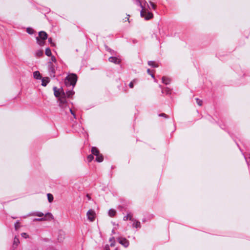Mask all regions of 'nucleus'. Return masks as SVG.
Instances as JSON below:
<instances>
[{
    "label": "nucleus",
    "mask_w": 250,
    "mask_h": 250,
    "mask_svg": "<svg viewBox=\"0 0 250 250\" xmlns=\"http://www.w3.org/2000/svg\"><path fill=\"white\" fill-rule=\"evenodd\" d=\"M33 76L34 78L36 79H41V76L40 72L38 71H35L33 73Z\"/></svg>",
    "instance_id": "19"
},
{
    "label": "nucleus",
    "mask_w": 250,
    "mask_h": 250,
    "mask_svg": "<svg viewBox=\"0 0 250 250\" xmlns=\"http://www.w3.org/2000/svg\"><path fill=\"white\" fill-rule=\"evenodd\" d=\"M114 250H117V248H116Z\"/></svg>",
    "instance_id": "44"
},
{
    "label": "nucleus",
    "mask_w": 250,
    "mask_h": 250,
    "mask_svg": "<svg viewBox=\"0 0 250 250\" xmlns=\"http://www.w3.org/2000/svg\"><path fill=\"white\" fill-rule=\"evenodd\" d=\"M195 100L196 101V103L197 104L199 105V106H202V104H203V101L202 100L198 99V98H196L195 99Z\"/></svg>",
    "instance_id": "25"
},
{
    "label": "nucleus",
    "mask_w": 250,
    "mask_h": 250,
    "mask_svg": "<svg viewBox=\"0 0 250 250\" xmlns=\"http://www.w3.org/2000/svg\"><path fill=\"white\" fill-rule=\"evenodd\" d=\"M28 33L29 34H32L34 32V30L32 28H28L26 30Z\"/></svg>",
    "instance_id": "30"
},
{
    "label": "nucleus",
    "mask_w": 250,
    "mask_h": 250,
    "mask_svg": "<svg viewBox=\"0 0 250 250\" xmlns=\"http://www.w3.org/2000/svg\"><path fill=\"white\" fill-rule=\"evenodd\" d=\"M51 60L53 61V62H56V58H55V57L54 56H52L51 57Z\"/></svg>",
    "instance_id": "38"
},
{
    "label": "nucleus",
    "mask_w": 250,
    "mask_h": 250,
    "mask_svg": "<svg viewBox=\"0 0 250 250\" xmlns=\"http://www.w3.org/2000/svg\"><path fill=\"white\" fill-rule=\"evenodd\" d=\"M123 219L125 221H126L127 220L133 221V219L132 218V215L130 213H128L126 216H124Z\"/></svg>",
    "instance_id": "18"
},
{
    "label": "nucleus",
    "mask_w": 250,
    "mask_h": 250,
    "mask_svg": "<svg viewBox=\"0 0 250 250\" xmlns=\"http://www.w3.org/2000/svg\"><path fill=\"white\" fill-rule=\"evenodd\" d=\"M64 232H63L62 231H60L59 235L58 236V239L60 242H62L64 240Z\"/></svg>",
    "instance_id": "14"
},
{
    "label": "nucleus",
    "mask_w": 250,
    "mask_h": 250,
    "mask_svg": "<svg viewBox=\"0 0 250 250\" xmlns=\"http://www.w3.org/2000/svg\"><path fill=\"white\" fill-rule=\"evenodd\" d=\"M53 219V215L51 213H47L44 215V217L42 218H35L34 219V221H46L49 219Z\"/></svg>",
    "instance_id": "7"
},
{
    "label": "nucleus",
    "mask_w": 250,
    "mask_h": 250,
    "mask_svg": "<svg viewBox=\"0 0 250 250\" xmlns=\"http://www.w3.org/2000/svg\"><path fill=\"white\" fill-rule=\"evenodd\" d=\"M109 242H110V245H106L105 246L104 250H110V247H115V241L114 238L113 237H112V238H110L109 239Z\"/></svg>",
    "instance_id": "9"
},
{
    "label": "nucleus",
    "mask_w": 250,
    "mask_h": 250,
    "mask_svg": "<svg viewBox=\"0 0 250 250\" xmlns=\"http://www.w3.org/2000/svg\"><path fill=\"white\" fill-rule=\"evenodd\" d=\"M77 81V76L75 74H71L66 77L65 83L66 85L74 86Z\"/></svg>",
    "instance_id": "2"
},
{
    "label": "nucleus",
    "mask_w": 250,
    "mask_h": 250,
    "mask_svg": "<svg viewBox=\"0 0 250 250\" xmlns=\"http://www.w3.org/2000/svg\"><path fill=\"white\" fill-rule=\"evenodd\" d=\"M34 215L37 216H39V217L44 216L43 213H42V212H37V213H35L34 214Z\"/></svg>",
    "instance_id": "32"
},
{
    "label": "nucleus",
    "mask_w": 250,
    "mask_h": 250,
    "mask_svg": "<svg viewBox=\"0 0 250 250\" xmlns=\"http://www.w3.org/2000/svg\"><path fill=\"white\" fill-rule=\"evenodd\" d=\"M48 41L50 42L52 46H55V43L52 42V40L51 38L48 39Z\"/></svg>",
    "instance_id": "36"
},
{
    "label": "nucleus",
    "mask_w": 250,
    "mask_h": 250,
    "mask_svg": "<svg viewBox=\"0 0 250 250\" xmlns=\"http://www.w3.org/2000/svg\"><path fill=\"white\" fill-rule=\"evenodd\" d=\"M86 216L90 222H93L95 220L96 214L95 211L93 209H89L86 213Z\"/></svg>",
    "instance_id": "5"
},
{
    "label": "nucleus",
    "mask_w": 250,
    "mask_h": 250,
    "mask_svg": "<svg viewBox=\"0 0 250 250\" xmlns=\"http://www.w3.org/2000/svg\"><path fill=\"white\" fill-rule=\"evenodd\" d=\"M94 159L93 155L90 154L87 156V160L89 162H91Z\"/></svg>",
    "instance_id": "26"
},
{
    "label": "nucleus",
    "mask_w": 250,
    "mask_h": 250,
    "mask_svg": "<svg viewBox=\"0 0 250 250\" xmlns=\"http://www.w3.org/2000/svg\"><path fill=\"white\" fill-rule=\"evenodd\" d=\"M96 161L99 163L102 162L104 160V157L102 154L96 156Z\"/></svg>",
    "instance_id": "16"
},
{
    "label": "nucleus",
    "mask_w": 250,
    "mask_h": 250,
    "mask_svg": "<svg viewBox=\"0 0 250 250\" xmlns=\"http://www.w3.org/2000/svg\"><path fill=\"white\" fill-rule=\"evenodd\" d=\"M163 92H165L167 94H169L170 93V90L168 88H166Z\"/></svg>",
    "instance_id": "33"
},
{
    "label": "nucleus",
    "mask_w": 250,
    "mask_h": 250,
    "mask_svg": "<svg viewBox=\"0 0 250 250\" xmlns=\"http://www.w3.org/2000/svg\"><path fill=\"white\" fill-rule=\"evenodd\" d=\"M86 197H87V198H88V199L89 200H90L91 199V197H90V196L88 194H87L86 195Z\"/></svg>",
    "instance_id": "39"
},
{
    "label": "nucleus",
    "mask_w": 250,
    "mask_h": 250,
    "mask_svg": "<svg viewBox=\"0 0 250 250\" xmlns=\"http://www.w3.org/2000/svg\"><path fill=\"white\" fill-rule=\"evenodd\" d=\"M20 228V223L19 222H17L15 224V228L16 230H17Z\"/></svg>",
    "instance_id": "29"
},
{
    "label": "nucleus",
    "mask_w": 250,
    "mask_h": 250,
    "mask_svg": "<svg viewBox=\"0 0 250 250\" xmlns=\"http://www.w3.org/2000/svg\"><path fill=\"white\" fill-rule=\"evenodd\" d=\"M141 7H142V10L141 11V16L142 17H144L146 20H148L153 18V14L151 12H147L146 8L143 5L142 3L140 0H137Z\"/></svg>",
    "instance_id": "1"
},
{
    "label": "nucleus",
    "mask_w": 250,
    "mask_h": 250,
    "mask_svg": "<svg viewBox=\"0 0 250 250\" xmlns=\"http://www.w3.org/2000/svg\"><path fill=\"white\" fill-rule=\"evenodd\" d=\"M45 54L47 56H50L52 55L51 50L49 48H47L45 49Z\"/></svg>",
    "instance_id": "24"
},
{
    "label": "nucleus",
    "mask_w": 250,
    "mask_h": 250,
    "mask_svg": "<svg viewBox=\"0 0 250 250\" xmlns=\"http://www.w3.org/2000/svg\"><path fill=\"white\" fill-rule=\"evenodd\" d=\"M129 17H130L129 15L126 14V16L124 19V18L122 19L123 22H125L127 21H129Z\"/></svg>",
    "instance_id": "31"
},
{
    "label": "nucleus",
    "mask_w": 250,
    "mask_h": 250,
    "mask_svg": "<svg viewBox=\"0 0 250 250\" xmlns=\"http://www.w3.org/2000/svg\"><path fill=\"white\" fill-rule=\"evenodd\" d=\"M69 110H70L71 113L72 114H73V115H74V113L73 111L72 110V109H69Z\"/></svg>",
    "instance_id": "40"
},
{
    "label": "nucleus",
    "mask_w": 250,
    "mask_h": 250,
    "mask_svg": "<svg viewBox=\"0 0 250 250\" xmlns=\"http://www.w3.org/2000/svg\"><path fill=\"white\" fill-rule=\"evenodd\" d=\"M42 54H43V51H42V50H38L36 53V55L38 57L42 56Z\"/></svg>",
    "instance_id": "28"
},
{
    "label": "nucleus",
    "mask_w": 250,
    "mask_h": 250,
    "mask_svg": "<svg viewBox=\"0 0 250 250\" xmlns=\"http://www.w3.org/2000/svg\"><path fill=\"white\" fill-rule=\"evenodd\" d=\"M148 64L154 67H157L158 66V64H157L155 62L153 61H149L148 62Z\"/></svg>",
    "instance_id": "23"
},
{
    "label": "nucleus",
    "mask_w": 250,
    "mask_h": 250,
    "mask_svg": "<svg viewBox=\"0 0 250 250\" xmlns=\"http://www.w3.org/2000/svg\"><path fill=\"white\" fill-rule=\"evenodd\" d=\"M108 215L111 217H113L116 215V211L114 209H110L108 211Z\"/></svg>",
    "instance_id": "17"
},
{
    "label": "nucleus",
    "mask_w": 250,
    "mask_h": 250,
    "mask_svg": "<svg viewBox=\"0 0 250 250\" xmlns=\"http://www.w3.org/2000/svg\"><path fill=\"white\" fill-rule=\"evenodd\" d=\"M91 153L93 155L95 156L98 155L100 154L99 149L97 147L94 146H93L91 148Z\"/></svg>",
    "instance_id": "11"
},
{
    "label": "nucleus",
    "mask_w": 250,
    "mask_h": 250,
    "mask_svg": "<svg viewBox=\"0 0 250 250\" xmlns=\"http://www.w3.org/2000/svg\"><path fill=\"white\" fill-rule=\"evenodd\" d=\"M160 116H166V115L165 114H164V113H162V114H161L160 115Z\"/></svg>",
    "instance_id": "41"
},
{
    "label": "nucleus",
    "mask_w": 250,
    "mask_h": 250,
    "mask_svg": "<svg viewBox=\"0 0 250 250\" xmlns=\"http://www.w3.org/2000/svg\"><path fill=\"white\" fill-rule=\"evenodd\" d=\"M162 82L165 84H168L171 82V79L166 76H164L162 78Z\"/></svg>",
    "instance_id": "12"
},
{
    "label": "nucleus",
    "mask_w": 250,
    "mask_h": 250,
    "mask_svg": "<svg viewBox=\"0 0 250 250\" xmlns=\"http://www.w3.org/2000/svg\"><path fill=\"white\" fill-rule=\"evenodd\" d=\"M59 102V106L62 108H66L67 106V103L66 100L65 95L62 97H60L58 99Z\"/></svg>",
    "instance_id": "6"
},
{
    "label": "nucleus",
    "mask_w": 250,
    "mask_h": 250,
    "mask_svg": "<svg viewBox=\"0 0 250 250\" xmlns=\"http://www.w3.org/2000/svg\"><path fill=\"white\" fill-rule=\"evenodd\" d=\"M20 244V240L17 236H15L14 239L13 244V248L14 249H16L18 245Z\"/></svg>",
    "instance_id": "13"
},
{
    "label": "nucleus",
    "mask_w": 250,
    "mask_h": 250,
    "mask_svg": "<svg viewBox=\"0 0 250 250\" xmlns=\"http://www.w3.org/2000/svg\"><path fill=\"white\" fill-rule=\"evenodd\" d=\"M147 72L148 74H149V75H151V76H152L153 78H154V74H151V71H150V70L149 69H148L147 70Z\"/></svg>",
    "instance_id": "37"
},
{
    "label": "nucleus",
    "mask_w": 250,
    "mask_h": 250,
    "mask_svg": "<svg viewBox=\"0 0 250 250\" xmlns=\"http://www.w3.org/2000/svg\"><path fill=\"white\" fill-rule=\"evenodd\" d=\"M48 37L47 34L44 31H40L39 33V36L36 38L38 43L41 45L43 46L44 44L45 41Z\"/></svg>",
    "instance_id": "3"
},
{
    "label": "nucleus",
    "mask_w": 250,
    "mask_h": 250,
    "mask_svg": "<svg viewBox=\"0 0 250 250\" xmlns=\"http://www.w3.org/2000/svg\"><path fill=\"white\" fill-rule=\"evenodd\" d=\"M248 164L250 165V162H248Z\"/></svg>",
    "instance_id": "43"
},
{
    "label": "nucleus",
    "mask_w": 250,
    "mask_h": 250,
    "mask_svg": "<svg viewBox=\"0 0 250 250\" xmlns=\"http://www.w3.org/2000/svg\"><path fill=\"white\" fill-rule=\"evenodd\" d=\"M136 82V80L134 79L132 82H131L129 84V86L130 88H132L134 86V83Z\"/></svg>",
    "instance_id": "27"
},
{
    "label": "nucleus",
    "mask_w": 250,
    "mask_h": 250,
    "mask_svg": "<svg viewBox=\"0 0 250 250\" xmlns=\"http://www.w3.org/2000/svg\"><path fill=\"white\" fill-rule=\"evenodd\" d=\"M150 5H151V6H152V8H153V9H156V4H155V3H154L153 2H151V1H150Z\"/></svg>",
    "instance_id": "34"
},
{
    "label": "nucleus",
    "mask_w": 250,
    "mask_h": 250,
    "mask_svg": "<svg viewBox=\"0 0 250 250\" xmlns=\"http://www.w3.org/2000/svg\"><path fill=\"white\" fill-rule=\"evenodd\" d=\"M74 94V92L73 90H69L66 92L65 96L68 98H71Z\"/></svg>",
    "instance_id": "20"
},
{
    "label": "nucleus",
    "mask_w": 250,
    "mask_h": 250,
    "mask_svg": "<svg viewBox=\"0 0 250 250\" xmlns=\"http://www.w3.org/2000/svg\"><path fill=\"white\" fill-rule=\"evenodd\" d=\"M47 198H48V200L49 202L51 203L53 201V199H54L53 196L50 193H48L47 194Z\"/></svg>",
    "instance_id": "22"
},
{
    "label": "nucleus",
    "mask_w": 250,
    "mask_h": 250,
    "mask_svg": "<svg viewBox=\"0 0 250 250\" xmlns=\"http://www.w3.org/2000/svg\"><path fill=\"white\" fill-rule=\"evenodd\" d=\"M133 226L136 228H141L140 222L138 221L135 220V222L133 224Z\"/></svg>",
    "instance_id": "21"
},
{
    "label": "nucleus",
    "mask_w": 250,
    "mask_h": 250,
    "mask_svg": "<svg viewBox=\"0 0 250 250\" xmlns=\"http://www.w3.org/2000/svg\"><path fill=\"white\" fill-rule=\"evenodd\" d=\"M53 91L54 96L58 98L65 95V93L62 88L58 89L56 87H54Z\"/></svg>",
    "instance_id": "4"
},
{
    "label": "nucleus",
    "mask_w": 250,
    "mask_h": 250,
    "mask_svg": "<svg viewBox=\"0 0 250 250\" xmlns=\"http://www.w3.org/2000/svg\"><path fill=\"white\" fill-rule=\"evenodd\" d=\"M42 85L43 86H45L49 82V79L48 77H45L42 78Z\"/></svg>",
    "instance_id": "15"
},
{
    "label": "nucleus",
    "mask_w": 250,
    "mask_h": 250,
    "mask_svg": "<svg viewBox=\"0 0 250 250\" xmlns=\"http://www.w3.org/2000/svg\"><path fill=\"white\" fill-rule=\"evenodd\" d=\"M118 241L120 244L126 248L129 246V242L125 238L120 237L118 238Z\"/></svg>",
    "instance_id": "8"
},
{
    "label": "nucleus",
    "mask_w": 250,
    "mask_h": 250,
    "mask_svg": "<svg viewBox=\"0 0 250 250\" xmlns=\"http://www.w3.org/2000/svg\"><path fill=\"white\" fill-rule=\"evenodd\" d=\"M21 235L22 237H24L25 238L28 237V235L26 233H25V232L22 233L21 234Z\"/></svg>",
    "instance_id": "35"
},
{
    "label": "nucleus",
    "mask_w": 250,
    "mask_h": 250,
    "mask_svg": "<svg viewBox=\"0 0 250 250\" xmlns=\"http://www.w3.org/2000/svg\"><path fill=\"white\" fill-rule=\"evenodd\" d=\"M108 60L110 62H113L116 64H119L121 62V61L119 59L115 57H111L109 58Z\"/></svg>",
    "instance_id": "10"
},
{
    "label": "nucleus",
    "mask_w": 250,
    "mask_h": 250,
    "mask_svg": "<svg viewBox=\"0 0 250 250\" xmlns=\"http://www.w3.org/2000/svg\"><path fill=\"white\" fill-rule=\"evenodd\" d=\"M52 72H53V73H54V72H54V69H52Z\"/></svg>",
    "instance_id": "42"
}]
</instances>
